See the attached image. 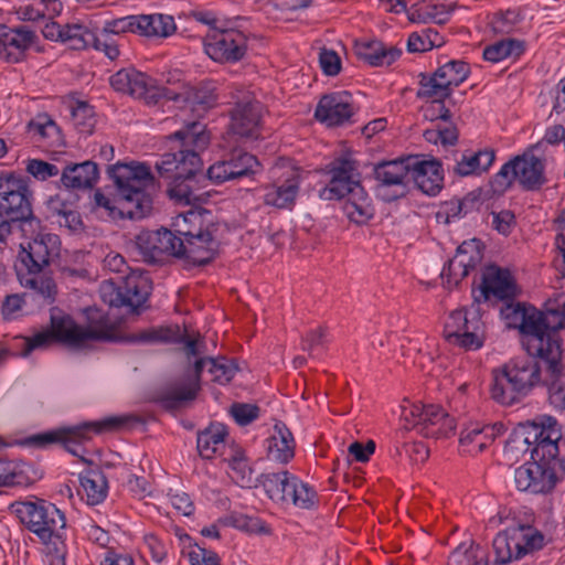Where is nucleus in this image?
Instances as JSON below:
<instances>
[{
    "label": "nucleus",
    "mask_w": 565,
    "mask_h": 565,
    "mask_svg": "<svg viewBox=\"0 0 565 565\" xmlns=\"http://www.w3.org/2000/svg\"><path fill=\"white\" fill-rule=\"evenodd\" d=\"M526 352L539 355L546 369L550 403L565 411V376L561 363L562 343L558 330L565 328V294L550 301L545 311L518 305L512 309Z\"/></svg>",
    "instance_id": "nucleus-1"
},
{
    "label": "nucleus",
    "mask_w": 565,
    "mask_h": 565,
    "mask_svg": "<svg viewBox=\"0 0 565 565\" xmlns=\"http://www.w3.org/2000/svg\"><path fill=\"white\" fill-rule=\"evenodd\" d=\"M129 341L145 344L182 343L188 358H199L194 363L195 377L179 383L167 392L164 402L171 407L195 398L200 388L199 377L204 369L211 375V381L222 385L228 383L237 372V366L231 360L202 356L206 352L202 337L199 333L190 334L177 324L142 330L131 334Z\"/></svg>",
    "instance_id": "nucleus-2"
},
{
    "label": "nucleus",
    "mask_w": 565,
    "mask_h": 565,
    "mask_svg": "<svg viewBox=\"0 0 565 565\" xmlns=\"http://www.w3.org/2000/svg\"><path fill=\"white\" fill-rule=\"evenodd\" d=\"M116 194L94 193L95 206L111 218L140 220L152 210L154 178L145 163H117L108 169Z\"/></svg>",
    "instance_id": "nucleus-3"
},
{
    "label": "nucleus",
    "mask_w": 565,
    "mask_h": 565,
    "mask_svg": "<svg viewBox=\"0 0 565 565\" xmlns=\"http://www.w3.org/2000/svg\"><path fill=\"white\" fill-rule=\"evenodd\" d=\"M171 137L181 142V148L178 152L162 154L156 168L161 177L172 179L168 190L172 200L179 204L194 205L203 199L194 180L202 166L198 151L207 146L209 136L201 122L191 121Z\"/></svg>",
    "instance_id": "nucleus-4"
},
{
    "label": "nucleus",
    "mask_w": 565,
    "mask_h": 565,
    "mask_svg": "<svg viewBox=\"0 0 565 565\" xmlns=\"http://www.w3.org/2000/svg\"><path fill=\"white\" fill-rule=\"evenodd\" d=\"M58 252L60 238L54 234H40L26 245L21 244L19 257L26 271H19L20 284L41 298L42 305L53 302L55 284L51 277L42 275L41 271L54 257H57Z\"/></svg>",
    "instance_id": "nucleus-5"
},
{
    "label": "nucleus",
    "mask_w": 565,
    "mask_h": 565,
    "mask_svg": "<svg viewBox=\"0 0 565 565\" xmlns=\"http://www.w3.org/2000/svg\"><path fill=\"white\" fill-rule=\"evenodd\" d=\"M511 360L502 369L492 373L491 397L502 404L512 405L542 382V365L534 358L539 355Z\"/></svg>",
    "instance_id": "nucleus-6"
},
{
    "label": "nucleus",
    "mask_w": 565,
    "mask_h": 565,
    "mask_svg": "<svg viewBox=\"0 0 565 565\" xmlns=\"http://www.w3.org/2000/svg\"><path fill=\"white\" fill-rule=\"evenodd\" d=\"M562 433L551 434L531 451V462L519 467L514 472L516 488L532 493L551 491L556 483L555 467L558 463V446Z\"/></svg>",
    "instance_id": "nucleus-7"
},
{
    "label": "nucleus",
    "mask_w": 565,
    "mask_h": 565,
    "mask_svg": "<svg viewBox=\"0 0 565 565\" xmlns=\"http://www.w3.org/2000/svg\"><path fill=\"white\" fill-rule=\"evenodd\" d=\"M111 331L100 327H83L77 324L70 316L61 313L51 315V329L35 333L25 339L23 355L35 349L46 348L53 342H61L70 348L78 349L93 340H111Z\"/></svg>",
    "instance_id": "nucleus-8"
},
{
    "label": "nucleus",
    "mask_w": 565,
    "mask_h": 565,
    "mask_svg": "<svg viewBox=\"0 0 565 565\" xmlns=\"http://www.w3.org/2000/svg\"><path fill=\"white\" fill-rule=\"evenodd\" d=\"M12 509L20 521L43 543L64 532L66 526L64 513L44 500L15 502Z\"/></svg>",
    "instance_id": "nucleus-9"
},
{
    "label": "nucleus",
    "mask_w": 565,
    "mask_h": 565,
    "mask_svg": "<svg viewBox=\"0 0 565 565\" xmlns=\"http://www.w3.org/2000/svg\"><path fill=\"white\" fill-rule=\"evenodd\" d=\"M518 182L525 190H536L545 183L544 163L532 153H524L504 163L492 179L495 193H503Z\"/></svg>",
    "instance_id": "nucleus-10"
},
{
    "label": "nucleus",
    "mask_w": 565,
    "mask_h": 565,
    "mask_svg": "<svg viewBox=\"0 0 565 565\" xmlns=\"http://www.w3.org/2000/svg\"><path fill=\"white\" fill-rule=\"evenodd\" d=\"M445 340L463 350H478L483 345V323L478 305L454 310L445 322Z\"/></svg>",
    "instance_id": "nucleus-11"
},
{
    "label": "nucleus",
    "mask_w": 565,
    "mask_h": 565,
    "mask_svg": "<svg viewBox=\"0 0 565 565\" xmlns=\"http://www.w3.org/2000/svg\"><path fill=\"white\" fill-rule=\"evenodd\" d=\"M25 182L13 174L0 175V215L8 217L11 233L32 226V210Z\"/></svg>",
    "instance_id": "nucleus-12"
},
{
    "label": "nucleus",
    "mask_w": 565,
    "mask_h": 565,
    "mask_svg": "<svg viewBox=\"0 0 565 565\" xmlns=\"http://www.w3.org/2000/svg\"><path fill=\"white\" fill-rule=\"evenodd\" d=\"M552 430L562 433L557 420L552 416H541L515 428L504 445L503 456L507 463L514 465L527 452L531 455L532 449L541 445Z\"/></svg>",
    "instance_id": "nucleus-13"
},
{
    "label": "nucleus",
    "mask_w": 565,
    "mask_h": 565,
    "mask_svg": "<svg viewBox=\"0 0 565 565\" xmlns=\"http://www.w3.org/2000/svg\"><path fill=\"white\" fill-rule=\"evenodd\" d=\"M203 47L214 62L236 63L243 60L247 52V36L227 21L222 28L207 31L203 39Z\"/></svg>",
    "instance_id": "nucleus-14"
},
{
    "label": "nucleus",
    "mask_w": 565,
    "mask_h": 565,
    "mask_svg": "<svg viewBox=\"0 0 565 565\" xmlns=\"http://www.w3.org/2000/svg\"><path fill=\"white\" fill-rule=\"evenodd\" d=\"M470 74L469 65L460 60H450L440 65L433 74H420L418 98L445 99L455 87L462 84Z\"/></svg>",
    "instance_id": "nucleus-15"
},
{
    "label": "nucleus",
    "mask_w": 565,
    "mask_h": 565,
    "mask_svg": "<svg viewBox=\"0 0 565 565\" xmlns=\"http://www.w3.org/2000/svg\"><path fill=\"white\" fill-rule=\"evenodd\" d=\"M402 417L418 434L427 438H447L456 428L454 418L436 405L409 403L403 406Z\"/></svg>",
    "instance_id": "nucleus-16"
},
{
    "label": "nucleus",
    "mask_w": 565,
    "mask_h": 565,
    "mask_svg": "<svg viewBox=\"0 0 565 565\" xmlns=\"http://www.w3.org/2000/svg\"><path fill=\"white\" fill-rule=\"evenodd\" d=\"M109 83L116 92L142 99L147 104H157L166 99L169 93V88L159 86L156 79L135 67L119 70L110 76Z\"/></svg>",
    "instance_id": "nucleus-17"
},
{
    "label": "nucleus",
    "mask_w": 565,
    "mask_h": 565,
    "mask_svg": "<svg viewBox=\"0 0 565 565\" xmlns=\"http://www.w3.org/2000/svg\"><path fill=\"white\" fill-rule=\"evenodd\" d=\"M124 423L121 417H109L104 420L84 423L60 431H51L32 436L30 441L34 445L44 446L55 441H63L71 454L78 456L81 444L88 440L92 434H98L120 426Z\"/></svg>",
    "instance_id": "nucleus-18"
},
{
    "label": "nucleus",
    "mask_w": 565,
    "mask_h": 565,
    "mask_svg": "<svg viewBox=\"0 0 565 565\" xmlns=\"http://www.w3.org/2000/svg\"><path fill=\"white\" fill-rule=\"evenodd\" d=\"M148 295V279L136 274L127 276L122 286L115 287L110 281H105L100 286L102 299L111 307L125 306L136 310L146 302Z\"/></svg>",
    "instance_id": "nucleus-19"
},
{
    "label": "nucleus",
    "mask_w": 565,
    "mask_h": 565,
    "mask_svg": "<svg viewBox=\"0 0 565 565\" xmlns=\"http://www.w3.org/2000/svg\"><path fill=\"white\" fill-rule=\"evenodd\" d=\"M374 174L379 196L385 201L403 196L411 178V158L382 162L375 167Z\"/></svg>",
    "instance_id": "nucleus-20"
},
{
    "label": "nucleus",
    "mask_w": 565,
    "mask_h": 565,
    "mask_svg": "<svg viewBox=\"0 0 565 565\" xmlns=\"http://www.w3.org/2000/svg\"><path fill=\"white\" fill-rule=\"evenodd\" d=\"M330 181L320 190L323 200H338L350 195L355 186H362L358 179L356 162L348 153L334 159L330 163Z\"/></svg>",
    "instance_id": "nucleus-21"
},
{
    "label": "nucleus",
    "mask_w": 565,
    "mask_h": 565,
    "mask_svg": "<svg viewBox=\"0 0 565 565\" xmlns=\"http://www.w3.org/2000/svg\"><path fill=\"white\" fill-rule=\"evenodd\" d=\"M135 246L147 263H158L164 256H177L182 248V239L169 230L141 231L135 237Z\"/></svg>",
    "instance_id": "nucleus-22"
},
{
    "label": "nucleus",
    "mask_w": 565,
    "mask_h": 565,
    "mask_svg": "<svg viewBox=\"0 0 565 565\" xmlns=\"http://www.w3.org/2000/svg\"><path fill=\"white\" fill-rule=\"evenodd\" d=\"M355 113L352 95L348 92H338L321 97L315 117L327 127H339L351 124Z\"/></svg>",
    "instance_id": "nucleus-23"
},
{
    "label": "nucleus",
    "mask_w": 565,
    "mask_h": 565,
    "mask_svg": "<svg viewBox=\"0 0 565 565\" xmlns=\"http://www.w3.org/2000/svg\"><path fill=\"white\" fill-rule=\"evenodd\" d=\"M264 107L257 100L239 102L231 111L230 131L243 141H253L260 137Z\"/></svg>",
    "instance_id": "nucleus-24"
},
{
    "label": "nucleus",
    "mask_w": 565,
    "mask_h": 565,
    "mask_svg": "<svg viewBox=\"0 0 565 565\" xmlns=\"http://www.w3.org/2000/svg\"><path fill=\"white\" fill-rule=\"evenodd\" d=\"M480 259L478 242L476 239L463 242L458 246L455 257L441 270L443 285L448 289L457 286Z\"/></svg>",
    "instance_id": "nucleus-25"
},
{
    "label": "nucleus",
    "mask_w": 565,
    "mask_h": 565,
    "mask_svg": "<svg viewBox=\"0 0 565 565\" xmlns=\"http://www.w3.org/2000/svg\"><path fill=\"white\" fill-rule=\"evenodd\" d=\"M259 166L255 156L247 152L235 153L228 159L213 163L207 170V175L215 183H223L255 174Z\"/></svg>",
    "instance_id": "nucleus-26"
},
{
    "label": "nucleus",
    "mask_w": 565,
    "mask_h": 565,
    "mask_svg": "<svg viewBox=\"0 0 565 565\" xmlns=\"http://www.w3.org/2000/svg\"><path fill=\"white\" fill-rule=\"evenodd\" d=\"M516 287L509 270L497 266H489L482 278L479 294H473L477 302L490 300L491 298L499 300L511 299L515 296Z\"/></svg>",
    "instance_id": "nucleus-27"
},
{
    "label": "nucleus",
    "mask_w": 565,
    "mask_h": 565,
    "mask_svg": "<svg viewBox=\"0 0 565 565\" xmlns=\"http://www.w3.org/2000/svg\"><path fill=\"white\" fill-rule=\"evenodd\" d=\"M34 41L35 34L25 28L12 29L0 24V58L10 63L20 62Z\"/></svg>",
    "instance_id": "nucleus-28"
},
{
    "label": "nucleus",
    "mask_w": 565,
    "mask_h": 565,
    "mask_svg": "<svg viewBox=\"0 0 565 565\" xmlns=\"http://www.w3.org/2000/svg\"><path fill=\"white\" fill-rule=\"evenodd\" d=\"M504 431L505 426L502 423H495L492 425L471 423L461 430L459 443L462 451L477 455L483 451Z\"/></svg>",
    "instance_id": "nucleus-29"
},
{
    "label": "nucleus",
    "mask_w": 565,
    "mask_h": 565,
    "mask_svg": "<svg viewBox=\"0 0 565 565\" xmlns=\"http://www.w3.org/2000/svg\"><path fill=\"white\" fill-rule=\"evenodd\" d=\"M234 443H230L226 427L221 423L211 424L203 431L199 433L196 447L200 456L204 459L222 457L228 454Z\"/></svg>",
    "instance_id": "nucleus-30"
},
{
    "label": "nucleus",
    "mask_w": 565,
    "mask_h": 565,
    "mask_svg": "<svg viewBox=\"0 0 565 565\" xmlns=\"http://www.w3.org/2000/svg\"><path fill=\"white\" fill-rule=\"evenodd\" d=\"M418 189L429 195H435L443 188L444 174L440 163L435 160L411 158V178Z\"/></svg>",
    "instance_id": "nucleus-31"
},
{
    "label": "nucleus",
    "mask_w": 565,
    "mask_h": 565,
    "mask_svg": "<svg viewBox=\"0 0 565 565\" xmlns=\"http://www.w3.org/2000/svg\"><path fill=\"white\" fill-rule=\"evenodd\" d=\"M182 248L177 256H186L199 265L209 263L217 252V242L209 226L193 237L182 239Z\"/></svg>",
    "instance_id": "nucleus-32"
},
{
    "label": "nucleus",
    "mask_w": 565,
    "mask_h": 565,
    "mask_svg": "<svg viewBox=\"0 0 565 565\" xmlns=\"http://www.w3.org/2000/svg\"><path fill=\"white\" fill-rule=\"evenodd\" d=\"M354 51L359 60L371 66H388L402 54V50L380 41H356Z\"/></svg>",
    "instance_id": "nucleus-33"
},
{
    "label": "nucleus",
    "mask_w": 565,
    "mask_h": 565,
    "mask_svg": "<svg viewBox=\"0 0 565 565\" xmlns=\"http://www.w3.org/2000/svg\"><path fill=\"white\" fill-rule=\"evenodd\" d=\"M455 9L449 0H430L414 4L407 10L408 19L416 23H446Z\"/></svg>",
    "instance_id": "nucleus-34"
},
{
    "label": "nucleus",
    "mask_w": 565,
    "mask_h": 565,
    "mask_svg": "<svg viewBox=\"0 0 565 565\" xmlns=\"http://www.w3.org/2000/svg\"><path fill=\"white\" fill-rule=\"evenodd\" d=\"M166 99L182 103L183 108H189L200 116L215 104L216 95L213 87L201 85L198 87H185L181 93H174L169 89Z\"/></svg>",
    "instance_id": "nucleus-35"
},
{
    "label": "nucleus",
    "mask_w": 565,
    "mask_h": 565,
    "mask_svg": "<svg viewBox=\"0 0 565 565\" xmlns=\"http://www.w3.org/2000/svg\"><path fill=\"white\" fill-rule=\"evenodd\" d=\"M299 192V177L291 173L282 183H273L264 188L263 201L268 206L291 209Z\"/></svg>",
    "instance_id": "nucleus-36"
},
{
    "label": "nucleus",
    "mask_w": 565,
    "mask_h": 565,
    "mask_svg": "<svg viewBox=\"0 0 565 565\" xmlns=\"http://www.w3.org/2000/svg\"><path fill=\"white\" fill-rule=\"evenodd\" d=\"M98 168L93 161L72 163L64 168L61 182L66 189H90L98 180Z\"/></svg>",
    "instance_id": "nucleus-37"
},
{
    "label": "nucleus",
    "mask_w": 565,
    "mask_h": 565,
    "mask_svg": "<svg viewBox=\"0 0 565 565\" xmlns=\"http://www.w3.org/2000/svg\"><path fill=\"white\" fill-rule=\"evenodd\" d=\"M295 455V440L284 425H275L274 434L267 439V456L270 460L287 463Z\"/></svg>",
    "instance_id": "nucleus-38"
},
{
    "label": "nucleus",
    "mask_w": 565,
    "mask_h": 565,
    "mask_svg": "<svg viewBox=\"0 0 565 565\" xmlns=\"http://www.w3.org/2000/svg\"><path fill=\"white\" fill-rule=\"evenodd\" d=\"M494 159L495 154L492 149H483L477 152L467 151L456 162L454 172L460 177L479 175L489 170Z\"/></svg>",
    "instance_id": "nucleus-39"
},
{
    "label": "nucleus",
    "mask_w": 565,
    "mask_h": 565,
    "mask_svg": "<svg viewBox=\"0 0 565 565\" xmlns=\"http://www.w3.org/2000/svg\"><path fill=\"white\" fill-rule=\"evenodd\" d=\"M224 461L228 463V475L237 486L242 488H252L254 486V471L241 447L232 445V448L224 458Z\"/></svg>",
    "instance_id": "nucleus-40"
},
{
    "label": "nucleus",
    "mask_w": 565,
    "mask_h": 565,
    "mask_svg": "<svg viewBox=\"0 0 565 565\" xmlns=\"http://www.w3.org/2000/svg\"><path fill=\"white\" fill-rule=\"evenodd\" d=\"M512 527L515 535L514 541H516V545H520L516 554L520 555V558L541 551L547 543L546 536L532 525L519 524Z\"/></svg>",
    "instance_id": "nucleus-41"
},
{
    "label": "nucleus",
    "mask_w": 565,
    "mask_h": 565,
    "mask_svg": "<svg viewBox=\"0 0 565 565\" xmlns=\"http://www.w3.org/2000/svg\"><path fill=\"white\" fill-rule=\"evenodd\" d=\"M139 34L145 36L168 38L175 32V23L171 15L141 14L139 15Z\"/></svg>",
    "instance_id": "nucleus-42"
},
{
    "label": "nucleus",
    "mask_w": 565,
    "mask_h": 565,
    "mask_svg": "<svg viewBox=\"0 0 565 565\" xmlns=\"http://www.w3.org/2000/svg\"><path fill=\"white\" fill-rule=\"evenodd\" d=\"M343 211L355 223H364L372 217L373 206L363 186H355V191L348 195Z\"/></svg>",
    "instance_id": "nucleus-43"
},
{
    "label": "nucleus",
    "mask_w": 565,
    "mask_h": 565,
    "mask_svg": "<svg viewBox=\"0 0 565 565\" xmlns=\"http://www.w3.org/2000/svg\"><path fill=\"white\" fill-rule=\"evenodd\" d=\"M172 227L177 237L185 239L193 237V235L204 231L205 215L196 210L190 209L184 213H179L172 221Z\"/></svg>",
    "instance_id": "nucleus-44"
},
{
    "label": "nucleus",
    "mask_w": 565,
    "mask_h": 565,
    "mask_svg": "<svg viewBox=\"0 0 565 565\" xmlns=\"http://www.w3.org/2000/svg\"><path fill=\"white\" fill-rule=\"evenodd\" d=\"M514 537L512 526L497 534L493 540L494 562L497 564H509L521 559L520 555H516L520 545H516Z\"/></svg>",
    "instance_id": "nucleus-45"
},
{
    "label": "nucleus",
    "mask_w": 565,
    "mask_h": 565,
    "mask_svg": "<svg viewBox=\"0 0 565 565\" xmlns=\"http://www.w3.org/2000/svg\"><path fill=\"white\" fill-rule=\"evenodd\" d=\"M81 486L92 505L103 502L107 495V480L100 470H89L81 477Z\"/></svg>",
    "instance_id": "nucleus-46"
},
{
    "label": "nucleus",
    "mask_w": 565,
    "mask_h": 565,
    "mask_svg": "<svg viewBox=\"0 0 565 565\" xmlns=\"http://www.w3.org/2000/svg\"><path fill=\"white\" fill-rule=\"evenodd\" d=\"M524 51V45L515 39H503L488 45L483 50V58L491 63H499L509 57H519Z\"/></svg>",
    "instance_id": "nucleus-47"
},
{
    "label": "nucleus",
    "mask_w": 565,
    "mask_h": 565,
    "mask_svg": "<svg viewBox=\"0 0 565 565\" xmlns=\"http://www.w3.org/2000/svg\"><path fill=\"white\" fill-rule=\"evenodd\" d=\"M448 565H488V555L480 545L462 543L450 554Z\"/></svg>",
    "instance_id": "nucleus-48"
},
{
    "label": "nucleus",
    "mask_w": 565,
    "mask_h": 565,
    "mask_svg": "<svg viewBox=\"0 0 565 565\" xmlns=\"http://www.w3.org/2000/svg\"><path fill=\"white\" fill-rule=\"evenodd\" d=\"M29 131L46 141L49 146L61 143V131L55 121L46 114L38 115L29 124Z\"/></svg>",
    "instance_id": "nucleus-49"
},
{
    "label": "nucleus",
    "mask_w": 565,
    "mask_h": 565,
    "mask_svg": "<svg viewBox=\"0 0 565 565\" xmlns=\"http://www.w3.org/2000/svg\"><path fill=\"white\" fill-rule=\"evenodd\" d=\"M443 43V36L436 30L427 28L409 34L407 50L411 53H424L433 47H439Z\"/></svg>",
    "instance_id": "nucleus-50"
},
{
    "label": "nucleus",
    "mask_w": 565,
    "mask_h": 565,
    "mask_svg": "<svg viewBox=\"0 0 565 565\" xmlns=\"http://www.w3.org/2000/svg\"><path fill=\"white\" fill-rule=\"evenodd\" d=\"M191 541L186 535L182 551L188 556L190 565H221L220 557L214 551L192 544Z\"/></svg>",
    "instance_id": "nucleus-51"
},
{
    "label": "nucleus",
    "mask_w": 565,
    "mask_h": 565,
    "mask_svg": "<svg viewBox=\"0 0 565 565\" xmlns=\"http://www.w3.org/2000/svg\"><path fill=\"white\" fill-rule=\"evenodd\" d=\"M72 120L79 134L90 135L94 131L96 119L94 109L85 102H77L72 107Z\"/></svg>",
    "instance_id": "nucleus-52"
},
{
    "label": "nucleus",
    "mask_w": 565,
    "mask_h": 565,
    "mask_svg": "<svg viewBox=\"0 0 565 565\" xmlns=\"http://www.w3.org/2000/svg\"><path fill=\"white\" fill-rule=\"evenodd\" d=\"M292 473L287 470L278 472H267L259 477V482L270 500L282 499L286 478H290Z\"/></svg>",
    "instance_id": "nucleus-53"
},
{
    "label": "nucleus",
    "mask_w": 565,
    "mask_h": 565,
    "mask_svg": "<svg viewBox=\"0 0 565 565\" xmlns=\"http://www.w3.org/2000/svg\"><path fill=\"white\" fill-rule=\"evenodd\" d=\"M61 35V42L68 43L74 50L90 45L93 39V33L81 24L63 25Z\"/></svg>",
    "instance_id": "nucleus-54"
},
{
    "label": "nucleus",
    "mask_w": 565,
    "mask_h": 565,
    "mask_svg": "<svg viewBox=\"0 0 565 565\" xmlns=\"http://www.w3.org/2000/svg\"><path fill=\"white\" fill-rule=\"evenodd\" d=\"M444 126L437 125L434 129H427L424 132V137L428 142L441 143L443 146L455 145L458 139L457 128L448 122Z\"/></svg>",
    "instance_id": "nucleus-55"
},
{
    "label": "nucleus",
    "mask_w": 565,
    "mask_h": 565,
    "mask_svg": "<svg viewBox=\"0 0 565 565\" xmlns=\"http://www.w3.org/2000/svg\"><path fill=\"white\" fill-rule=\"evenodd\" d=\"M317 501L316 491L299 478L292 488V494L289 504H292L300 509H311Z\"/></svg>",
    "instance_id": "nucleus-56"
},
{
    "label": "nucleus",
    "mask_w": 565,
    "mask_h": 565,
    "mask_svg": "<svg viewBox=\"0 0 565 565\" xmlns=\"http://www.w3.org/2000/svg\"><path fill=\"white\" fill-rule=\"evenodd\" d=\"M24 483L22 466L12 460L0 459V487Z\"/></svg>",
    "instance_id": "nucleus-57"
},
{
    "label": "nucleus",
    "mask_w": 565,
    "mask_h": 565,
    "mask_svg": "<svg viewBox=\"0 0 565 565\" xmlns=\"http://www.w3.org/2000/svg\"><path fill=\"white\" fill-rule=\"evenodd\" d=\"M139 15H127L111 21H106L103 26L105 35H115L126 32L139 33Z\"/></svg>",
    "instance_id": "nucleus-58"
},
{
    "label": "nucleus",
    "mask_w": 565,
    "mask_h": 565,
    "mask_svg": "<svg viewBox=\"0 0 565 565\" xmlns=\"http://www.w3.org/2000/svg\"><path fill=\"white\" fill-rule=\"evenodd\" d=\"M327 337L322 328L310 330L302 339L301 348L308 352L310 356L318 358L326 348Z\"/></svg>",
    "instance_id": "nucleus-59"
},
{
    "label": "nucleus",
    "mask_w": 565,
    "mask_h": 565,
    "mask_svg": "<svg viewBox=\"0 0 565 565\" xmlns=\"http://www.w3.org/2000/svg\"><path fill=\"white\" fill-rule=\"evenodd\" d=\"M46 545V556L50 565H66L67 548L63 540V532L57 533Z\"/></svg>",
    "instance_id": "nucleus-60"
},
{
    "label": "nucleus",
    "mask_w": 565,
    "mask_h": 565,
    "mask_svg": "<svg viewBox=\"0 0 565 565\" xmlns=\"http://www.w3.org/2000/svg\"><path fill=\"white\" fill-rule=\"evenodd\" d=\"M28 173L40 181H45L52 177H56L60 173L58 168L46 161L40 159H29L25 167Z\"/></svg>",
    "instance_id": "nucleus-61"
},
{
    "label": "nucleus",
    "mask_w": 565,
    "mask_h": 565,
    "mask_svg": "<svg viewBox=\"0 0 565 565\" xmlns=\"http://www.w3.org/2000/svg\"><path fill=\"white\" fill-rule=\"evenodd\" d=\"M231 415L238 425L245 426L258 417L259 408L252 404L236 403L231 407Z\"/></svg>",
    "instance_id": "nucleus-62"
},
{
    "label": "nucleus",
    "mask_w": 565,
    "mask_h": 565,
    "mask_svg": "<svg viewBox=\"0 0 565 565\" xmlns=\"http://www.w3.org/2000/svg\"><path fill=\"white\" fill-rule=\"evenodd\" d=\"M519 21V13L512 10H508L503 13L495 14L491 21V26L495 33L507 34L514 29V25Z\"/></svg>",
    "instance_id": "nucleus-63"
},
{
    "label": "nucleus",
    "mask_w": 565,
    "mask_h": 565,
    "mask_svg": "<svg viewBox=\"0 0 565 565\" xmlns=\"http://www.w3.org/2000/svg\"><path fill=\"white\" fill-rule=\"evenodd\" d=\"M319 63L322 72L328 76H335L341 71V60L333 50L321 49Z\"/></svg>",
    "instance_id": "nucleus-64"
}]
</instances>
